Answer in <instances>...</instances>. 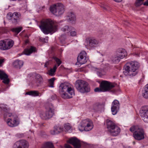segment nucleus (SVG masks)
Returning <instances> with one entry per match:
<instances>
[{
	"instance_id": "nucleus-26",
	"label": "nucleus",
	"mask_w": 148,
	"mask_h": 148,
	"mask_svg": "<svg viewBox=\"0 0 148 148\" xmlns=\"http://www.w3.org/2000/svg\"><path fill=\"white\" fill-rule=\"evenodd\" d=\"M23 62L21 60H16L14 61L13 63V66L16 68L20 69L23 66Z\"/></svg>"
},
{
	"instance_id": "nucleus-38",
	"label": "nucleus",
	"mask_w": 148,
	"mask_h": 148,
	"mask_svg": "<svg viewBox=\"0 0 148 148\" xmlns=\"http://www.w3.org/2000/svg\"><path fill=\"white\" fill-rule=\"evenodd\" d=\"M22 29L23 28L22 27H16L12 29V31L18 34L22 30Z\"/></svg>"
},
{
	"instance_id": "nucleus-11",
	"label": "nucleus",
	"mask_w": 148,
	"mask_h": 148,
	"mask_svg": "<svg viewBox=\"0 0 148 148\" xmlns=\"http://www.w3.org/2000/svg\"><path fill=\"white\" fill-rule=\"evenodd\" d=\"M140 113L143 120L145 122L148 123V106L142 107L140 111Z\"/></svg>"
},
{
	"instance_id": "nucleus-18",
	"label": "nucleus",
	"mask_w": 148,
	"mask_h": 148,
	"mask_svg": "<svg viewBox=\"0 0 148 148\" xmlns=\"http://www.w3.org/2000/svg\"><path fill=\"white\" fill-rule=\"evenodd\" d=\"M68 142L72 145L75 148H79L81 147V143L79 140L75 137L69 139Z\"/></svg>"
},
{
	"instance_id": "nucleus-30",
	"label": "nucleus",
	"mask_w": 148,
	"mask_h": 148,
	"mask_svg": "<svg viewBox=\"0 0 148 148\" xmlns=\"http://www.w3.org/2000/svg\"><path fill=\"white\" fill-rule=\"evenodd\" d=\"M74 29L73 27H69L67 25H66L61 29V30L68 33L70 31L73 30Z\"/></svg>"
},
{
	"instance_id": "nucleus-1",
	"label": "nucleus",
	"mask_w": 148,
	"mask_h": 148,
	"mask_svg": "<svg viewBox=\"0 0 148 148\" xmlns=\"http://www.w3.org/2000/svg\"><path fill=\"white\" fill-rule=\"evenodd\" d=\"M57 23L50 19H44L41 21L39 27L45 34L55 32L57 29Z\"/></svg>"
},
{
	"instance_id": "nucleus-15",
	"label": "nucleus",
	"mask_w": 148,
	"mask_h": 148,
	"mask_svg": "<svg viewBox=\"0 0 148 148\" xmlns=\"http://www.w3.org/2000/svg\"><path fill=\"white\" fill-rule=\"evenodd\" d=\"M103 105L99 102H96L93 104L90 107V110L94 112H100L103 109Z\"/></svg>"
},
{
	"instance_id": "nucleus-14",
	"label": "nucleus",
	"mask_w": 148,
	"mask_h": 148,
	"mask_svg": "<svg viewBox=\"0 0 148 148\" xmlns=\"http://www.w3.org/2000/svg\"><path fill=\"white\" fill-rule=\"evenodd\" d=\"M87 45L90 47L94 48L97 47L99 44V41L95 38L88 37L86 38Z\"/></svg>"
},
{
	"instance_id": "nucleus-9",
	"label": "nucleus",
	"mask_w": 148,
	"mask_h": 148,
	"mask_svg": "<svg viewBox=\"0 0 148 148\" xmlns=\"http://www.w3.org/2000/svg\"><path fill=\"white\" fill-rule=\"evenodd\" d=\"M50 10L56 16H59L64 13V8L62 4L58 3L51 6Z\"/></svg>"
},
{
	"instance_id": "nucleus-31",
	"label": "nucleus",
	"mask_w": 148,
	"mask_h": 148,
	"mask_svg": "<svg viewBox=\"0 0 148 148\" xmlns=\"http://www.w3.org/2000/svg\"><path fill=\"white\" fill-rule=\"evenodd\" d=\"M5 40L0 41V49L2 50H5L8 47L5 46Z\"/></svg>"
},
{
	"instance_id": "nucleus-41",
	"label": "nucleus",
	"mask_w": 148,
	"mask_h": 148,
	"mask_svg": "<svg viewBox=\"0 0 148 148\" xmlns=\"http://www.w3.org/2000/svg\"><path fill=\"white\" fill-rule=\"evenodd\" d=\"M54 59L57 63V64L56 65H57V68L61 64L62 62L60 59L57 58H54Z\"/></svg>"
},
{
	"instance_id": "nucleus-51",
	"label": "nucleus",
	"mask_w": 148,
	"mask_h": 148,
	"mask_svg": "<svg viewBox=\"0 0 148 148\" xmlns=\"http://www.w3.org/2000/svg\"><path fill=\"white\" fill-rule=\"evenodd\" d=\"M29 40L28 39H26L25 41V45L27 44L29 42Z\"/></svg>"
},
{
	"instance_id": "nucleus-2",
	"label": "nucleus",
	"mask_w": 148,
	"mask_h": 148,
	"mask_svg": "<svg viewBox=\"0 0 148 148\" xmlns=\"http://www.w3.org/2000/svg\"><path fill=\"white\" fill-rule=\"evenodd\" d=\"M59 90L61 96L64 99L71 98L75 95L74 89L68 83H61Z\"/></svg>"
},
{
	"instance_id": "nucleus-22",
	"label": "nucleus",
	"mask_w": 148,
	"mask_h": 148,
	"mask_svg": "<svg viewBox=\"0 0 148 148\" xmlns=\"http://www.w3.org/2000/svg\"><path fill=\"white\" fill-rule=\"evenodd\" d=\"M34 77L35 82L37 84H40L43 83V80L42 75L36 73Z\"/></svg>"
},
{
	"instance_id": "nucleus-53",
	"label": "nucleus",
	"mask_w": 148,
	"mask_h": 148,
	"mask_svg": "<svg viewBox=\"0 0 148 148\" xmlns=\"http://www.w3.org/2000/svg\"><path fill=\"white\" fill-rule=\"evenodd\" d=\"M134 55L136 56L137 57L139 56V55L138 53H135Z\"/></svg>"
},
{
	"instance_id": "nucleus-32",
	"label": "nucleus",
	"mask_w": 148,
	"mask_h": 148,
	"mask_svg": "<svg viewBox=\"0 0 148 148\" xmlns=\"http://www.w3.org/2000/svg\"><path fill=\"white\" fill-rule=\"evenodd\" d=\"M25 95H32L34 97L37 96L39 95V92L36 91H30L26 92Z\"/></svg>"
},
{
	"instance_id": "nucleus-21",
	"label": "nucleus",
	"mask_w": 148,
	"mask_h": 148,
	"mask_svg": "<svg viewBox=\"0 0 148 148\" xmlns=\"http://www.w3.org/2000/svg\"><path fill=\"white\" fill-rule=\"evenodd\" d=\"M116 53L121 59L126 57L127 55V52L125 50L121 48L118 49Z\"/></svg>"
},
{
	"instance_id": "nucleus-12",
	"label": "nucleus",
	"mask_w": 148,
	"mask_h": 148,
	"mask_svg": "<svg viewBox=\"0 0 148 148\" xmlns=\"http://www.w3.org/2000/svg\"><path fill=\"white\" fill-rule=\"evenodd\" d=\"M144 134L145 132L143 129L140 127L134 132L133 136L136 140H140L144 138Z\"/></svg>"
},
{
	"instance_id": "nucleus-28",
	"label": "nucleus",
	"mask_w": 148,
	"mask_h": 148,
	"mask_svg": "<svg viewBox=\"0 0 148 148\" xmlns=\"http://www.w3.org/2000/svg\"><path fill=\"white\" fill-rule=\"evenodd\" d=\"M142 95L144 98L148 99V84L144 87L142 91Z\"/></svg>"
},
{
	"instance_id": "nucleus-5",
	"label": "nucleus",
	"mask_w": 148,
	"mask_h": 148,
	"mask_svg": "<svg viewBox=\"0 0 148 148\" xmlns=\"http://www.w3.org/2000/svg\"><path fill=\"white\" fill-rule=\"evenodd\" d=\"M46 110L40 113V116L43 120H48L52 118L54 115V110L53 105L49 103L46 105Z\"/></svg>"
},
{
	"instance_id": "nucleus-4",
	"label": "nucleus",
	"mask_w": 148,
	"mask_h": 148,
	"mask_svg": "<svg viewBox=\"0 0 148 148\" xmlns=\"http://www.w3.org/2000/svg\"><path fill=\"white\" fill-rule=\"evenodd\" d=\"M2 110L4 111V118L5 121L8 126L14 127L17 126L18 123L16 119L11 113L9 112V110L7 107V105L1 107Z\"/></svg>"
},
{
	"instance_id": "nucleus-44",
	"label": "nucleus",
	"mask_w": 148,
	"mask_h": 148,
	"mask_svg": "<svg viewBox=\"0 0 148 148\" xmlns=\"http://www.w3.org/2000/svg\"><path fill=\"white\" fill-rule=\"evenodd\" d=\"M94 91L95 92H102V89L101 88H95Z\"/></svg>"
},
{
	"instance_id": "nucleus-3",
	"label": "nucleus",
	"mask_w": 148,
	"mask_h": 148,
	"mask_svg": "<svg viewBox=\"0 0 148 148\" xmlns=\"http://www.w3.org/2000/svg\"><path fill=\"white\" fill-rule=\"evenodd\" d=\"M139 64L137 62L132 61L127 63L124 66V75L127 76L132 77L136 75L138 73V69Z\"/></svg>"
},
{
	"instance_id": "nucleus-56",
	"label": "nucleus",
	"mask_w": 148,
	"mask_h": 148,
	"mask_svg": "<svg viewBox=\"0 0 148 148\" xmlns=\"http://www.w3.org/2000/svg\"><path fill=\"white\" fill-rule=\"evenodd\" d=\"M45 7L44 6H43L42 7L41 9L40 10H43V9L45 8Z\"/></svg>"
},
{
	"instance_id": "nucleus-52",
	"label": "nucleus",
	"mask_w": 148,
	"mask_h": 148,
	"mask_svg": "<svg viewBox=\"0 0 148 148\" xmlns=\"http://www.w3.org/2000/svg\"><path fill=\"white\" fill-rule=\"evenodd\" d=\"M114 1L116 2H121L122 0H114Z\"/></svg>"
},
{
	"instance_id": "nucleus-13",
	"label": "nucleus",
	"mask_w": 148,
	"mask_h": 148,
	"mask_svg": "<svg viewBox=\"0 0 148 148\" xmlns=\"http://www.w3.org/2000/svg\"><path fill=\"white\" fill-rule=\"evenodd\" d=\"M87 54L84 51H82L80 53L77 58V62L76 64L78 65V63L80 64H83L85 63L88 60L86 57Z\"/></svg>"
},
{
	"instance_id": "nucleus-49",
	"label": "nucleus",
	"mask_w": 148,
	"mask_h": 148,
	"mask_svg": "<svg viewBox=\"0 0 148 148\" xmlns=\"http://www.w3.org/2000/svg\"><path fill=\"white\" fill-rule=\"evenodd\" d=\"M4 59H0V66H1V64L4 62Z\"/></svg>"
},
{
	"instance_id": "nucleus-55",
	"label": "nucleus",
	"mask_w": 148,
	"mask_h": 148,
	"mask_svg": "<svg viewBox=\"0 0 148 148\" xmlns=\"http://www.w3.org/2000/svg\"><path fill=\"white\" fill-rule=\"evenodd\" d=\"M128 23H128H129V22H127V21H126V22H125V24L126 25H127V26H128V25L127 24Z\"/></svg>"
},
{
	"instance_id": "nucleus-57",
	"label": "nucleus",
	"mask_w": 148,
	"mask_h": 148,
	"mask_svg": "<svg viewBox=\"0 0 148 148\" xmlns=\"http://www.w3.org/2000/svg\"><path fill=\"white\" fill-rule=\"evenodd\" d=\"M25 38H28V36H27V35H26V36H25Z\"/></svg>"
},
{
	"instance_id": "nucleus-33",
	"label": "nucleus",
	"mask_w": 148,
	"mask_h": 148,
	"mask_svg": "<svg viewBox=\"0 0 148 148\" xmlns=\"http://www.w3.org/2000/svg\"><path fill=\"white\" fill-rule=\"evenodd\" d=\"M57 68V65H55L54 66L53 68L51 69L49 71V74L52 76H53L54 75V73L55 72Z\"/></svg>"
},
{
	"instance_id": "nucleus-58",
	"label": "nucleus",
	"mask_w": 148,
	"mask_h": 148,
	"mask_svg": "<svg viewBox=\"0 0 148 148\" xmlns=\"http://www.w3.org/2000/svg\"><path fill=\"white\" fill-rule=\"evenodd\" d=\"M133 144H134H134H135V142L134 141V142H133Z\"/></svg>"
},
{
	"instance_id": "nucleus-19",
	"label": "nucleus",
	"mask_w": 148,
	"mask_h": 148,
	"mask_svg": "<svg viewBox=\"0 0 148 148\" xmlns=\"http://www.w3.org/2000/svg\"><path fill=\"white\" fill-rule=\"evenodd\" d=\"M0 79L3 80V82L5 84H8L10 82L8 75L3 71L0 70Z\"/></svg>"
},
{
	"instance_id": "nucleus-8",
	"label": "nucleus",
	"mask_w": 148,
	"mask_h": 148,
	"mask_svg": "<svg viewBox=\"0 0 148 148\" xmlns=\"http://www.w3.org/2000/svg\"><path fill=\"white\" fill-rule=\"evenodd\" d=\"M75 86L78 91L82 93L88 92L90 90L88 83L83 80H77L75 83Z\"/></svg>"
},
{
	"instance_id": "nucleus-20",
	"label": "nucleus",
	"mask_w": 148,
	"mask_h": 148,
	"mask_svg": "<svg viewBox=\"0 0 148 148\" xmlns=\"http://www.w3.org/2000/svg\"><path fill=\"white\" fill-rule=\"evenodd\" d=\"M121 132L120 128L117 125L109 132L113 136H116L119 134Z\"/></svg>"
},
{
	"instance_id": "nucleus-43",
	"label": "nucleus",
	"mask_w": 148,
	"mask_h": 148,
	"mask_svg": "<svg viewBox=\"0 0 148 148\" xmlns=\"http://www.w3.org/2000/svg\"><path fill=\"white\" fill-rule=\"evenodd\" d=\"M97 73L99 76H101L102 75V71L101 70L97 69L96 71Z\"/></svg>"
},
{
	"instance_id": "nucleus-24",
	"label": "nucleus",
	"mask_w": 148,
	"mask_h": 148,
	"mask_svg": "<svg viewBox=\"0 0 148 148\" xmlns=\"http://www.w3.org/2000/svg\"><path fill=\"white\" fill-rule=\"evenodd\" d=\"M36 49L35 47L31 46L29 49H25L24 50V52L25 54L29 55L32 53L36 52Z\"/></svg>"
},
{
	"instance_id": "nucleus-27",
	"label": "nucleus",
	"mask_w": 148,
	"mask_h": 148,
	"mask_svg": "<svg viewBox=\"0 0 148 148\" xmlns=\"http://www.w3.org/2000/svg\"><path fill=\"white\" fill-rule=\"evenodd\" d=\"M14 44V41L10 39H5V46L8 47V48L6 49V50L9 49L12 47Z\"/></svg>"
},
{
	"instance_id": "nucleus-42",
	"label": "nucleus",
	"mask_w": 148,
	"mask_h": 148,
	"mask_svg": "<svg viewBox=\"0 0 148 148\" xmlns=\"http://www.w3.org/2000/svg\"><path fill=\"white\" fill-rule=\"evenodd\" d=\"M70 32L71 36H76L77 33L76 31H71Z\"/></svg>"
},
{
	"instance_id": "nucleus-17",
	"label": "nucleus",
	"mask_w": 148,
	"mask_h": 148,
	"mask_svg": "<svg viewBox=\"0 0 148 148\" xmlns=\"http://www.w3.org/2000/svg\"><path fill=\"white\" fill-rule=\"evenodd\" d=\"M119 108V103L118 101L114 100L112 102L111 107V111L112 114L114 115L116 114Z\"/></svg>"
},
{
	"instance_id": "nucleus-6",
	"label": "nucleus",
	"mask_w": 148,
	"mask_h": 148,
	"mask_svg": "<svg viewBox=\"0 0 148 148\" xmlns=\"http://www.w3.org/2000/svg\"><path fill=\"white\" fill-rule=\"evenodd\" d=\"M92 121L89 119L82 120L78 126V129L81 132L89 131L93 127Z\"/></svg>"
},
{
	"instance_id": "nucleus-7",
	"label": "nucleus",
	"mask_w": 148,
	"mask_h": 148,
	"mask_svg": "<svg viewBox=\"0 0 148 148\" xmlns=\"http://www.w3.org/2000/svg\"><path fill=\"white\" fill-rule=\"evenodd\" d=\"M116 86V85L114 84L105 80L102 81L100 84V87L103 92L110 91L115 92L118 90Z\"/></svg>"
},
{
	"instance_id": "nucleus-37",
	"label": "nucleus",
	"mask_w": 148,
	"mask_h": 148,
	"mask_svg": "<svg viewBox=\"0 0 148 148\" xmlns=\"http://www.w3.org/2000/svg\"><path fill=\"white\" fill-rule=\"evenodd\" d=\"M54 128L58 134L62 132L63 130V128L59 126H55Z\"/></svg>"
},
{
	"instance_id": "nucleus-34",
	"label": "nucleus",
	"mask_w": 148,
	"mask_h": 148,
	"mask_svg": "<svg viewBox=\"0 0 148 148\" xmlns=\"http://www.w3.org/2000/svg\"><path fill=\"white\" fill-rule=\"evenodd\" d=\"M42 148H54V146L51 142H47L45 143Z\"/></svg>"
},
{
	"instance_id": "nucleus-54",
	"label": "nucleus",
	"mask_w": 148,
	"mask_h": 148,
	"mask_svg": "<svg viewBox=\"0 0 148 148\" xmlns=\"http://www.w3.org/2000/svg\"><path fill=\"white\" fill-rule=\"evenodd\" d=\"M47 64H48V63H45V67H47Z\"/></svg>"
},
{
	"instance_id": "nucleus-23",
	"label": "nucleus",
	"mask_w": 148,
	"mask_h": 148,
	"mask_svg": "<svg viewBox=\"0 0 148 148\" xmlns=\"http://www.w3.org/2000/svg\"><path fill=\"white\" fill-rule=\"evenodd\" d=\"M106 122L108 132L116 125L114 122L109 119L106 120Z\"/></svg>"
},
{
	"instance_id": "nucleus-50",
	"label": "nucleus",
	"mask_w": 148,
	"mask_h": 148,
	"mask_svg": "<svg viewBox=\"0 0 148 148\" xmlns=\"http://www.w3.org/2000/svg\"><path fill=\"white\" fill-rule=\"evenodd\" d=\"M144 5L148 6V0H146L143 4Z\"/></svg>"
},
{
	"instance_id": "nucleus-45",
	"label": "nucleus",
	"mask_w": 148,
	"mask_h": 148,
	"mask_svg": "<svg viewBox=\"0 0 148 148\" xmlns=\"http://www.w3.org/2000/svg\"><path fill=\"white\" fill-rule=\"evenodd\" d=\"M48 37H46L42 39V42L45 43H47L48 42Z\"/></svg>"
},
{
	"instance_id": "nucleus-35",
	"label": "nucleus",
	"mask_w": 148,
	"mask_h": 148,
	"mask_svg": "<svg viewBox=\"0 0 148 148\" xmlns=\"http://www.w3.org/2000/svg\"><path fill=\"white\" fill-rule=\"evenodd\" d=\"M63 130L65 131H67L71 129V126L69 123L65 124L64 125Z\"/></svg>"
},
{
	"instance_id": "nucleus-48",
	"label": "nucleus",
	"mask_w": 148,
	"mask_h": 148,
	"mask_svg": "<svg viewBox=\"0 0 148 148\" xmlns=\"http://www.w3.org/2000/svg\"><path fill=\"white\" fill-rule=\"evenodd\" d=\"M65 147L66 148H72V147L69 144H65Z\"/></svg>"
},
{
	"instance_id": "nucleus-25",
	"label": "nucleus",
	"mask_w": 148,
	"mask_h": 148,
	"mask_svg": "<svg viewBox=\"0 0 148 148\" xmlns=\"http://www.w3.org/2000/svg\"><path fill=\"white\" fill-rule=\"evenodd\" d=\"M67 19L71 23H74L76 21V16L75 14L73 12H69L68 14Z\"/></svg>"
},
{
	"instance_id": "nucleus-10",
	"label": "nucleus",
	"mask_w": 148,
	"mask_h": 148,
	"mask_svg": "<svg viewBox=\"0 0 148 148\" xmlns=\"http://www.w3.org/2000/svg\"><path fill=\"white\" fill-rule=\"evenodd\" d=\"M21 17L20 14L16 12H14L13 14L9 13L7 14L8 19L10 20L11 22L15 25L18 23Z\"/></svg>"
},
{
	"instance_id": "nucleus-36",
	"label": "nucleus",
	"mask_w": 148,
	"mask_h": 148,
	"mask_svg": "<svg viewBox=\"0 0 148 148\" xmlns=\"http://www.w3.org/2000/svg\"><path fill=\"white\" fill-rule=\"evenodd\" d=\"M55 79V78L54 77L52 78L49 79L48 82L49 84V87H54V82Z\"/></svg>"
},
{
	"instance_id": "nucleus-46",
	"label": "nucleus",
	"mask_w": 148,
	"mask_h": 148,
	"mask_svg": "<svg viewBox=\"0 0 148 148\" xmlns=\"http://www.w3.org/2000/svg\"><path fill=\"white\" fill-rule=\"evenodd\" d=\"M101 7L105 10H108L109 8L108 5L101 6Z\"/></svg>"
},
{
	"instance_id": "nucleus-16",
	"label": "nucleus",
	"mask_w": 148,
	"mask_h": 148,
	"mask_svg": "<svg viewBox=\"0 0 148 148\" xmlns=\"http://www.w3.org/2000/svg\"><path fill=\"white\" fill-rule=\"evenodd\" d=\"M27 142L22 140L16 142L13 146L14 148H28Z\"/></svg>"
},
{
	"instance_id": "nucleus-39",
	"label": "nucleus",
	"mask_w": 148,
	"mask_h": 148,
	"mask_svg": "<svg viewBox=\"0 0 148 148\" xmlns=\"http://www.w3.org/2000/svg\"><path fill=\"white\" fill-rule=\"evenodd\" d=\"M140 128V127H139L138 126H133L130 128V130L131 132H134Z\"/></svg>"
},
{
	"instance_id": "nucleus-47",
	"label": "nucleus",
	"mask_w": 148,
	"mask_h": 148,
	"mask_svg": "<svg viewBox=\"0 0 148 148\" xmlns=\"http://www.w3.org/2000/svg\"><path fill=\"white\" fill-rule=\"evenodd\" d=\"M50 133L52 135L56 134H57L56 131L55 129H54L53 130H51L50 131Z\"/></svg>"
},
{
	"instance_id": "nucleus-29",
	"label": "nucleus",
	"mask_w": 148,
	"mask_h": 148,
	"mask_svg": "<svg viewBox=\"0 0 148 148\" xmlns=\"http://www.w3.org/2000/svg\"><path fill=\"white\" fill-rule=\"evenodd\" d=\"M121 59V58L119 57V56L117 55V54H116L112 56L111 59L113 62L115 63H118L119 62L120 60Z\"/></svg>"
},
{
	"instance_id": "nucleus-40",
	"label": "nucleus",
	"mask_w": 148,
	"mask_h": 148,
	"mask_svg": "<svg viewBox=\"0 0 148 148\" xmlns=\"http://www.w3.org/2000/svg\"><path fill=\"white\" fill-rule=\"evenodd\" d=\"M143 0H136L135 2V5L139 6L143 3Z\"/></svg>"
}]
</instances>
